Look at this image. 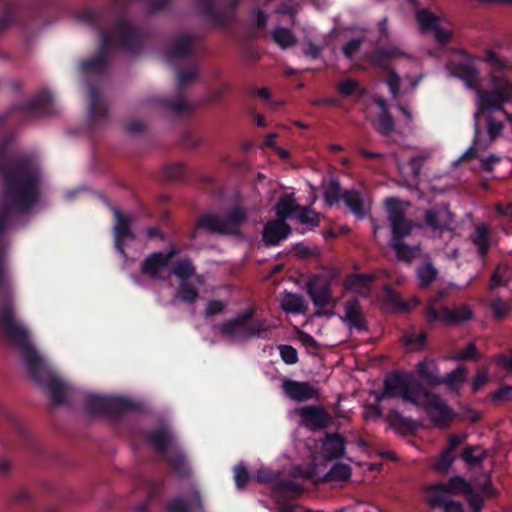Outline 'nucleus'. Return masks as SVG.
<instances>
[{"instance_id":"obj_1","label":"nucleus","mask_w":512,"mask_h":512,"mask_svg":"<svg viewBox=\"0 0 512 512\" xmlns=\"http://www.w3.org/2000/svg\"><path fill=\"white\" fill-rule=\"evenodd\" d=\"M8 143L0 145V236L8 229L14 214H27L40 198V171L30 155L10 158ZM7 243L0 239V308L9 302L15 313L12 279L6 265Z\"/></svg>"},{"instance_id":"obj_2","label":"nucleus","mask_w":512,"mask_h":512,"mask_svg":"<svg viewBox=\"0 0 512 512\" xmlns=\"http://www.w3.org/2000/svg\"><path fill=\"white\" fill-rule=\"evenodd\" d=\"M126 13V8L120 9L117 0L109 3L107 7L77 13V19L95 29L100 40V48L97 53L92 58L81 60L78 63L81 73L97 75L106 73L113 40L121 50L132 54L140 52L143 32L125 18Z\"/></svg>"},{"instance_id":"obj_3","label":"nucleus","mask_w":512,"mask_h":512,"mask_svg":"<svg viewBox=\"0 0 512 512\" xmlns=\"http://www.w3.org/2000/svg\"><path fill=\"white\" fill-rule=\"evenodd\" d=\"M0 333L10 345L19 349L29 376L50 393L53 403L64 404L67 384L55 375L39 356L29 340L26 328L15 319L14 313H11L9 302L0 308Z\"/></svg>"},{"instance_id":"obj_4","label":"nucleus","mask_w":512,"mask_h":512,"mask_svg":"<svg viewBox=\"0 0 512 512\" xmlns=\"http://www.w3.org/2000/svg\"><path fill=\"white\" fill-rule=\"evenodd\" d=\"M424 390L425 386L412 374L396 370L385 377L383 390L376 396V400L380 402L384 399L401 398L404 402L420 406Z\"/></svg>"},{"instance_id":"obj_5","label":"nucleus","mask_w":512,"mask_h":512,"mask_svg":"<svg viewBox=\"0 0 512 512\" xmlns=\"http://www.w3.org/2000/svg\"><path fill=\"white\" fill-rule=\"evenodd\" d=\"M144 437L157 453L165 456L166 462L179 478L189 476L190 469L186 457L178 447L172 445L174 436L168 428L161 426L147 431Z\"/></svg>"},{"instance_id":"obj_6","label":"nucleus","mask_w":512,"mask_h":512,"mask_svg":"<svg viewBox=\"0 0 512 512\" xmlns=\"http://www.w3.org/2000/svg\"><path fill=\"white\" fill-rule=\"evenodd\" d=\"M491 90H481L478 92L479 107L474 114V141L479 143V136L481 128L479 125V118L485 111L494 109H501L503 104L509 103L512 100V82L504 77L498 75H491Z\"/></svg>"},{"instance_id":"obj_7","label":"nucleus","mask_w":512,"mask_h":512,"mask_svg":"<svg viewBox=\"0 0 512 512\" xmlns=\"http://www.w3.org/2000/svg\"><path fill=\"white\" fill-rule=\"evenodd\" d=\"M85 410L89 415L119 419L129 412H142L144 405L127 397L88 394L85 398Z\"/></svg>"},{"instance_id":"obj_8","label":"nucleus","mask_w":512,"mask_h":512,"mask_svg":"<svg viewBox=\"0 0 512 512\" xmlns=\"http://www.w3.org/2000/svg\"><path fill=\"white\" fill-rule=\"evenodd\" d=\"M255 307H249L237 314L235 318L228 319L219 326L222 335L230 338H262L268 331L269 326L266 320L249 321L254 317Z\"/></svg>"},{"instance_id":"obj_9","label":"nucleus","mask_w":512,"mask_h":512,"mask_svg":"<svg viewBox=\"0 0 512 512\" xmlns=\"http://www.w3.org/2000/svg\"><path fill=\"white\" fill-rule=\"evenodd\" d=\"M247 220V213L244 208L234 206L230 208L224 218L206 213L199 217L196 228L206 229L210 233L220 235H237L239 227Z\"/></svg>"},{"instance_id":"obj_10","label":"nucleus","mask_w":512,"mask_h":512,"mask_svg":"<svg viewBox=\"0 0 512 512\" xmlns=\"http://www.w3.org/2000/svg\"><path fill=\"white\" fill-rule=\"evenodd\" d=\"M407 54L396 46L377 48L370 54L372 64L382 71L388 73L386 84L393 98H397L400 91L401 79L397 72L391 68L390 62Z\"/></svg>"},{"instance_id":"obj_11","label":"nucleus","mask_w":512,"mask_h":512,"mask_svg":"<svg viewBox=\"0 0 512 512\" xmlns=\"http://www.w3.org/2000/svg\"><path fill=\"white\" fill-rule=\"evenodd\" d=\"M14 111H19L26 118H34L41 116H51L59 112L53 96L48 91H41L36 94L31 100L14 104L9 114Z\"/></svg>"},{"instance_id":"obj_12","label":"nucleus","mask_w":512,"mask_h":512,"mask_svg":"<svg viewBox=\"0 0 512 512\" xmlns=\"http://www.w3.org/2000/svg\"><path fill=\"white\" fill-rule=\"evenodd\" d=\"M306 292L314 306L318 307V309L314 313V316L331 317L334 315L333 311H327L324 309L331 303H333V306L336 305V300H334L332 296V288L330 281L325 280L322 282L319 276L314 275L308 280L306 284Z\"/></svg>"},{"instance_id":"obj_13","label":"nucleus","mask_w":512,"mask_h":512,"mask_svg":"<svg viewBox=\"0 0 512 512\" xmlns=\"http://www.w3.org/2000/svg\"><path fill=\"white\" fill-rule=\"evenodd\" d=\"M385 206L392 232L391 242L403 241L404 238L411 235L415 227L413 221L406 217L405 211L401 208L400 201L397 198H387Z\"/></svg>"},{"instance_id":"obj_14","label":"nucleus","mask_w":512,"mask_h":512,"mask_svg":"<svg viewBox=\"0 0 512 512\" xmlns=\"http://www.w3.org/2000/svg\"><path fill=\"white\" fill-rule=\"evenodd\" d=\"M191 68L188 71H183L181 68L176 69L178 81V92L177 95L170 98H163L160 100V104L168 111L179 115L189 109V104L182 95L183 88L194 81L198 76V62L190 63Z\"/></svg>"},{"instance_id":"obj_15","label":"nucleus","mask_w":512,"mask_h":512,"mask_svg":"<svg viewBox=\"0 0 512 512\" xmlns=\"http://www.w3.org/2000/svg\"><path fill=\"white\" fill-rule=\"evenodd\" d=\"M422 397L426 399L424 406L433 425L441 429L448 428L456 416L454 410L438 394L426 388Z\"/></svg>"},{"instance_id":"obj_16","label":"nucleus","mask_w":512,"mask_h":512,"mask_svg":"<svg viewBox=\"0 0 512 512\" xmlns=\"http://www.w3.org/2000/svg\"><path fill=\"white\" fill-rule=\"evenodd\" d=\"M459 54L464 61L450 64L449 69L452 75L461 79L469 89H476L480 84V71L474 65V61L479 58L466 50H460Z\"/></svg>"},{"instance_id":"obj_17","label":"nucleus","mask_w":512,"mask_h":512,"mask_svg":"<svg viewBox=\"0 0 512 512\" xmlns=\"http://www.w3.org/2000/svg\"><path fill=\"white\" fill-rule=\"evenodd\" d=\"M179 254V250L172 246L167 252H153L141 263V273L153 280H160L161 272L168 267L170 261Z\"/></svg>"},{"instance_id":"obj_18","label":"nucleus","mask_w":512,"mask_h":512,"mask_svg":"<svg viewBox=\"0 0 512 512\" xmlns=\"http://www.w3.org/2000/svg\"><path fill=\"white\" fill-rule=\"evenodd\" d=\"M302 424L310 431L322 430L333 422L332 415L320 405H307L298 410Z\"/></svg>"},{"instance_id":"obj_19","label":"nucleus","mask_w":512,"mask_h":512,"mask_svg":"<svg viewBox=\"0 0 512 512\" xmlns=\"http://www.w3.org/2000/svg\"><path fill=\"white\" fill-rule=\"evenodd\" d=\"M175 59H187L190 63L197 61L195 37L182 34L172 40L166 51V60L172 63Z\"/></svg>"},{"instance_id":"obj_20","label":"nucleus","mask_w":512,"mask_h":512,"mask_svg":"<svg viewBox=\"0 0 512 512\" xmlns=\"http://www.w3.org/2000/svg\"><path fill=\"white\" fill-rule=\"evenodd\" d=\"M115 224L113 227L114 247L121 254L125 255L124 241L135 240L136 235L131 229L134 218L130 214H124L119 209L113 208Z\"/></svg>"},{"instance_id":"obj_21","label":"nucleus","mask_w":512,"mask_h":512,"mask_svg":"<svg viewBox=\"0 0 512 512\" xmlns=\"http://www.w3.org/2000/svg\"><path fill=\"white\" fill-rule=\"evenodd\" d=\"M88 124L94 127L108 119V108L102 99L99 89L92 83H88Z\"/></svg>"},{"instance_id":"obj_22","label":"nucleus","mask_w":512,"mask_h":512,"mask_svg":"<svg viewBox=\"0 0 512 512\" xmlns=\"http://www.w3.org/2000/svg\"><path fill=\"white\" fill-rule=\"evenodd\" d=\"M377 276L372 273H349L343 281V288L347 292L355 293L362 298H368L372 291V284Z\"/></svg>"},{"instance_id":"obj_23","label":"nucleus","mask_w":512,"mask_h":512,"mask_svg":"<svg viewBox=\"0 0 512 512\" xmlns=\"http://www.w3.org/2000/svg\"><path fill=\"white\" fill-rule=\"evenodd\" d=\"M166 512H204L202 495L199 490H193L189 498L176 496L165 504Z\"/></svg>"},{"instance_id":"obj_24","label":"nucleus","mask_w":512,"mask_h":512,"mask_svg":"<svg viewBox=\"0 0 512 512\" xmlns=\"http://www.w3.org/2000/svg\"><path fill=\"white\" fill-rule=\"evenodd\" d=\"M282 389L290 399L297 402H305L314 399L318 394L317 390L309 382L292 379L284 380Z\"/></svg>"},{"instance_id":"obj_25","label":"nucleus","mask_w":512,"mask_h":512,"mask_svg":"<svg viewBox=\"0 0 512 512\" xmlns=\"http://www.w3.org/2000/svg\"><path fill=\"white\" fill-rule=\"evenodd\" d=\"M291 227L284 220L268 221L262 231V240L267 246H277L291 234Z\"/></svg>"},{"instance_id":"obj_26","label":"nucleus","mask_w":512,"mask_h":512,"mask_svg":"<svg viewBox=\"0 0 512 512\" xmlns=\"http://www.w3.org/2000/svg\"><path fill=\"white\" fill-rule=\"evenodd\" d=\"M320 442L322 454L325 459L336 460L344 456L346 440L341 434L337 432L326 433Z\"/></svg>"},{"instance_id":"obj_27","label":"nucleus","mask_w":512,"mask_h":512,"mask_svg":"<svg viewBox=\"0 0 512 512\" xmlns=\"http://www.w3.org/2000/svg\"><path fill=\"white\" fill-rule=\"evenodd\" d=\"M430 493L463 494L472 492V485L462 476H453L447 482H438L427 488Z\"/></svg>"},{"instance_id":"obj_28","label":"nucleus","mask_w":512,"mask_h":512,"mask_svg":"<svg viewBox=\"0 0 512 512\" xmlns=\"http://www.w3.org/2000/svg\"><path fill=\"white\" fill-rule=\"evenodd\" d=\"M440 319L437 323H441L445 326H454L465 323L473 319L474 315L470 307L466 304L459 305L454 309H450L447 306L441 307Z\"/></svg>"},{"instance_id":"obj_29","label":"nucleus","mask_w":512,"mask_h":512,"mask_svg":"<svg viewBox=\"0 0 512 512\" xmlns=\"http://www.w3.org/2000/svg\"><path fill=\"white\" fill-rule=\"evenodd\" d=\"M344 309L345 315L342 318V321L347 323L350 328H355L358 331L368 330L361 304L357 298H352L346 301Z\"/></svg>"},{"instance_id":"obj_30","label":"nucleus","mask_w":512,"mask_h":512,"mask_svg":"<svg viewBox=\"0 0 512 512\" xmlns=\"http://www.w3.org/2000/svg\"><path fill=\"white\" fill-rule=\"evenodd\" d=\"M415 371L423 386L435 388L441 385L439 366L434 359H424L418 362Z\"/></svg>"},{"instance_id":"obj_31","label":"nucleus","mask_w":512,"mask_h":512,"mask_svg":"<svg viewBox=\"0 0 512 512\" xmlns=\"http://www.w3.org/2000/svg\"><path fill=\"white\" fill-rule=\"evenodd\" d=\"M195 6L202 16L209 18L216 25L226 27L229 24V16L217 9L213 0H195Z\"/></svg>"},{"instance_id":"obj_32","label":"nucleus","mask_w":512,"mask_h":512,"mask_svg":"<svg viewBox=\"0 0 512 512\" xmlns=\"http://www.w3.org/2000/svg\"><path fill=\"white\" fill-rule=\"evenodd\" d=\"M301 209V205L296 203L291 195L285 194L280 197L277 204L275 205L276 215L279 217L278 220H286L288 218H295L298 211Z\"/></svg>"},{"instance_id":"obj_33","label":"nucleus","mask_w":512,"mask_h":512,"mask_svg":"<svg viewBox=\"0 0 512 512\" xmlns=\"http://www.w3.org/2000/svg\"><path fill=\"white\" fill-rule=\"evenodd\" d=\"M416 278L421 289L429 288L437 279L439 271L432 261L428 259L425 263L416 268Z\"/></svg>"},{"instance_id":"obj_34","label":"nucleus","mask_w":512,"mask_h":512,"mask_svg":"<svg viewBox=\"0 0 512 512\" xmlns=\"http://www.w3.org/2000/svg\"><path fill=\"white\" fill-rule=\"evenodd\" d=\"M490 230L486 224L476 227L475 234L471 237L472 243L476 246L480 258L485 259L490 250Z\"/></svg>"},{"instance_id":"obj_35","label":"nucleus","mask_w":512,"mask_h":512,"mask_svg":"<svg viewBox=\"0 0 512 512\" xmlns=\"http://www.w3.org/2000/svg\"><path fill=\"white\" fill-rule=\"evenodd\" d=\"M448 295L447 291L442 289L439 290L434 296L430 297L427 300L425 309H424V316L426 318V321L429 325H433L437 323V321L440 319L439 315L441 314V308H437V304L442 301L444 298H446Z\"/></svg>"},{"instance_id":"obj_36","label":"nucleus","mask_w":512,"mask_h":512,"mask_svg":"<svg viewBox=\"0 0 512 512\" xmlns=\"http://www.w3.org/2000/svg\"><path fill=\"white\" fill-rule=\"evenodd\" d=\"M431 507H440L444 512H464L463 504L459 501L449 500L442 493H430L427 499Z\"/></svg>"},{"instance_id":"obj_37","label":"nucleus","mask_w":512,"mask_h":512,"mask_svg":"<svg viewBox=\"0 0 512 512\" xmlns=\"http://www.w3.org/2000/svg\"><path fill=\"white\" fill-rule=\"evenodd\" d=\"M342 200L350 211L358 218H364V202L362 195L356 190H345L342 193Z\"/></svg>"},{"instance_id":"obj_38","label":"nucleus","mask_w":512,"mask_h":512,"mask_svg":"<svg viewBox=\"0 0 512 512\" xmlns=\"http://www.w3.org/2000/svg\"><path fill=\"white\" fill-rule=\"evenodd\" d=\"M390 246L395 251L397 259L406 263H411L421 252L420 245L410 246L404 241L391 242Z\"/></svg>"},{"instance_id":"obj_39","label":"nucleus","mask_w":512,"mask_h":512,"mask_svg":"<svg viewBox=\"0 0 512 512\" xmlns=\"http://www.w3.org/2000/svg\"><path fill=\"white\" fill-rule=\"evenodd\" d=\"M171 273L176 276L180 282H187L189 279L194 277L196 273V267L189 257H183L179 259L173 266Z\"/></svg>"},{"instance_id":"obj_40","label":"nucleus","mask_w":512,"mask_h":512,"mask_svg":"<svg viewBox=\"0 0 512 512\" xmlns=\"http://www.w3.org/2000/svg\"><path fill=\"white\" fill-rule=\"evenodd\" d=\"M401 341L403 345L411 351H421L425 348L427 342V333L422 330L419 334L414 331L405 332Z\"/></svg>"},{"instance_id":"obj_41","label":"nucleus","mask_w":512,"mask_h":512,"mask_svg":"<svg viewBox=\"0 0 512 512\" xmlns=\"http://www.w3.org/2000/svg\"><path fill=\"white\" fill-rule=\"evenodd\" d=\"M352 469L350 465L345 463H336L331 469L323 476L322 482H336L347 481L350 479Z\"/></svg>"},{"instance_id":"obj_42","label":"nucleus","mask_w":512,"mask_h":512,"mask_svg":"<svg viewBox=\"0 0 512 512\" xmlns=\"http://www.w3.org/2000/svg\"><path fill=\"white\" fill-rule=\"evenodd\" d=\"M274 491L282 496L297 499L303 493V487L295 481L280 478Z\"/></svg>"},{"instance_id":"obj_43","label":"nucleus","mask_w":512,"mask_h":512,"mask_svg":"<svg viewBox=\"0 0 512 512\" xmlns=\"http://www.w3.org/2000/svg\"><path fill=\"white\" fill-rule=\"evenodd\" d=\"M175 298L185 304H194L199 298L198 290L188 281L180 282Z\"/></svg>"},{"instance_id":"obj_44","label":"nucleus","mask_w":512,"mask_h":512,"mask_svg":"<svg viewBox=\"0 0 512 512\" xmlns=\"http://www.w3.org/2000/svg\"><path fill=\"white\" fill-rule=\"evenodd\" d=\"M323 198L328 206L339 203L342 199L341 186L339 180L331 178L327 185L324 186Z\"/></svg>"},{"instance_id":"obj_45","label":"nucleus","mask_w":512,"mask_h":512,"mask_svg":"<svg viewBox=\"0 0 512 512\" xmlns=\"http://www.w3.org/2000/svg\"><path fill=\"white\" fill-rule=\"evenodd\" d=\"M281 308L287 313L301 314L305 312V304L302 296L295 293H287Z\"/></svg>"},{"instance_id":"obj_46","label":"nucleus","mask_w":512,"mask_h":512,"mask_svg":"<svg viewBox=\"0 0 512 512\" xmlns=\"http://www.w3.org/2000/svg\"><path fill=\"white\" fill-rule=\"evenodd\" d=\"M273 41L282 49H287L296 44L297 40L288 28L277 27L272 32Z\"/></svg>"},{"instance_id":"obj_47","label":"nucleus","mask_w":512,"mask_h":512,"mask_svg":"<svg viewBox=\"0 0 512 512\" xmlns=\"http://www.w3.org/2000/svg\"><path fill=\"white\" fill-rule=\"evenodd\" d=\"M416 19L422 31H430L438 28L439 18L434 15L429 9L423 8L417 11Z\"/></svg>"},{"instance_id":"obj_48","label":"nucleus","mask_w":512,"mask_h":512,"mask_svg":"<svg viewBox=\"0 0 512 512\" xmlns=\"http://www.w3.org/2000/svg\"><path fill=\"white\" fill-rule=\"evenodd\" d=\"M387 421L395 428H402L407 431H413L415 428L412 419L404 417L398 410L391 409L387 413Z\"/></svg>"},{"instance_id":"obj_49","label":"nucleus","mask_w":512,"mask_h":512,"mask_svg":"<svg viewBox=\"0 0 512 512\" xmlns=\"http://www.w3.org/2000/svg\"><path fill=\"white\" fill-rule=\"evenodd\" d=\"M466 368L463 365H459L450 373H447L445 377L440 378L441 385L445 384L450 388H456L465 382Z\"/></svg>"},{"instance_id":"obj_50","label":"nucleus","mask_w":512,"mask_h":512,"mask_svg":"<svg viewBox=\"0 0 512 512\" xmlns=\"http://www.w3.org/2000/svg\"><path fill=\"white\" fill-rule=\"evenodd\" d=\"M395 128V121L388 110L381 111L378 115L376 130L384 136L390 135Z\"/></svg>"},{"instance_id":"obj_51","label":"nucleus","mask_w":512,"mask_h":512,"mask_svg":"<svg viewBox=\"0 0 512 512\" xmlns=\"http://www.w3.org/2000/svg\"><path fill=\"white\" fill-rule=\"evenodd\" d=\"M301 224L309 225L311 227H318L320 225V214L310 209L309 207H302L295 215Z\"/></svg>"},{"instance_id":"obj_52","label":"nucleus","mask_w":512,"mask_h":512,"mask_svg":"<svg viewBox=\"0 0 512 512\" xmlns=\"http://www.w3.org/2000/svg\"><path fill=\"white\" fill-rule=\"evenodd\" d=\"M280 478V472L273 471L266 467H262L258 469L256 472L257 481L263 484H270L273 490L277 486V482H279Z\"/></svg>"},{"instance_id":"obj_53","label":"nucleus","mask_w":512,"mask_h":512,"mask_svg":"<svg viewBox=\"0 0 512 512\" xmlns=\"http://www.w3.org/2000/svg\"><path fill=\"white\" fill-rule=\"evenodd\" d=\"M490 308L493 311L494 317L498 320L504 319L511 310V306L500 297L491 302Z\"/></svg>"},{"instance_id":"obj_54","label":"nucleus","mask_w":512,"mask_h":512,"mask_svg":"<svg viewBox=\"0 0 512 512\" xmlns=\"http://www.w3.org/2000/svg\"><path fill=\"white\" fill-rule=\"evenodd\" d=\"M16 15L17 7L14 4H6L3 15L0 17V32L14 23Z\"/></svg>"},{"instance_id":"obj_55","label":"nucleus","mask_w":512,"mask_h":512,"mask_svg":"<svg viewBox=\"0 0 512 512\" xmlns=\"http://www.w3.org/2000/svg\"><path fill=\"white\" fill-rule=\"evenodd\" d=\"M281 359L288 365H294L298 362L297 350L288 344H282L278 347Z\"/></svg>"},{"instance_id":"obj_56","label":"nucleus","mask_w":512,"mask_h":512,"mask_svg":"<svg viewBox=\"0 0 512 512\" xmlns=\"http://www.w3.org/2000/svg\"><path fill=\"white\" fill-rule=\"evenodd\" d=\"M186 173V168L183 164H170L164 168V174L166 179L177 181L181 180Z\"/></svg>"},{"instance_id":"obj_57","label":"nucleus","mask_w":512,"mask_h":512,"mask_svg":"<svg viewBox=\"0 0 512 512\" xmlns=\"http://www.w3.org/2000/svg\"><path fill=\"white\" fill-rule=\"evenodd\" d=\"M250 479L249 472L243 463L234 467V480L238 489L244 488Z\"/></svg>"},{"instance_id":"obj_58","label":"nucleus","mask_w":512,"mask_h":512,"mask_svg":"<svg viewBox=\"0 0 512 512\" xmlns=\"http://www.w3.org/2000/svg\"><path fill=\"white\" fill-rule=\"evenodd\" d=\"M479 60H483L491 65L495 71H501L506 68V63L492 49H487L485 51V57Z\"/></svg>"},{"instance_id":"obj_59","label":"nucleus","mask_w":512,"mask_h":512,"mask_svg":"<svg viewBox=\"0 0 512 512\" xmlns=\"http://www.w3.org/2000/svg\"><path fill=\"white\" fill-rule=\"evenodd\" d=\"M359 89V82L355 79H346L338 83L337 90L343 97L353 95Z\"/></svg>"},{"instance_id":"obj_60","label":"nucleus","mask_w":512,"mask_h":512,"mask_svg":"<svg viewBox=\"0 0 512 512\" xmlns=\"http://www.w3.org/2000/svg\"><path fill=\"white\" fill-rule=\"evenodd\" d=\"M467 501L469 504V507L471 509V512H481L483 506H484V498L481 493L476 492L472 488L471 493H466Z\"/></svg>"},{"instance_id":"obj_61","label":"nucleus","mask_w":512,"mask_h":512,"mask_svg":"<svg viewBox=\"0 0 512 512\" xmlns=\"http://www.w3.org/2000/svg\"><path fill=\"white\" fill-rule=\"evenodd\" d=\"M503 128L504 126L501 121L495 120L492 116L487 117V133L490 141L497 139L500 136Z\"/></svg>"},{"instance_id":"obj_62","label":"nucleus","mask_w":512,"mask_h":512,"mask_svg":"<svg viewBox=\"0 0 512 512\" xmlns=\"http://www.w3.org/2000/svg\"><path fill=\"white\" fill-rule=\"evenodd\" d=\"M424 221L425 224L433 230L441 231L443 229L439 220V213L435 209H428L425 211Z\"/></svg>"},{"instance_id":"obj_63","label":"nucleus","mask_w":512,"mask_h":512,"mask_svg":"<svg viewBox=\"0 0 512 512\" xmlns=\"http://www.w3.org/2000/svg\"><path fill=\"white\" fill-rule=\"evenodd\" d=\"M226 308L225 302L221 300H210L207 303L206 309H205V317H212L218 314H221L224 312Z\"/></svg>"},{"instance_id":"obj_64","label":"nucleus","mask_w":512,"mask_h":512,"mask_svg":"<svg viewBox=\"0 0 512 512\" xmlns=\"http://www.w3.org/2000/svg\"><path fill=\"white\" fill-rule=\"evenodd\" d=\"M494 402H509L512 401V386L503 385L492 395Z\"/></svg>"}]
</instances>
